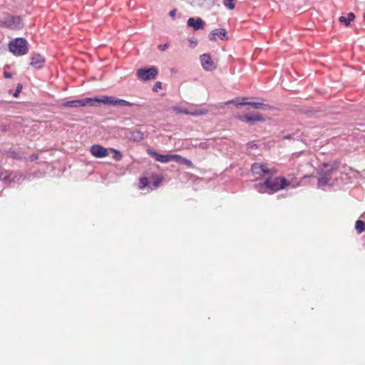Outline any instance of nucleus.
Segmentation results:
<instances>
[{
  "label": "nucleus",
  "instance_id": "obj_1",
  "mask_svg": "<svg viewBox=\"0 0 365 365\" xmlns=\"http://www.w3.org/2000/svg\"><path fill=\"white\" fill-rule=\"evenodd\" d=\"M299 185V182H294L288 180L285 178H271L267 177L264 183L255 184V189L261 193H273L287 187H296Z\"/></svg>",
  "mask_w": 365,
  "mask_h": 365
},
{
  "label": "nucleus",
  "instance_id": "obj_2",
  "mask_svg": "<svg viewBox=\"0 0 365 365\" xmlns=\"http://www.w3.org/2000/svg\"><path fill=\"white\" fill-rule=\"evenodd\" d=\"M338 166L339 163L337 162H334L331 164H324L322 165L319 173L318 187H323L327 185H332V177Z\"/></svg>",
  "mask_w": 365,
  "mask_h": 365
},
{
  "label": "nucleus",
  "instance_id": "obj_3",
  "mask_svg": "<svg viewBox=\"0 0 365 365\" xmlns=\"http://www.w3.org/2000/svg\"><path fill=\"white\" fill-rule=\"evenodd\" d=\"M91 103L89 104L93 105L94 103H101L105 105L113 106H132L134 103L127 101L125 100L119 99L114 96H103L96 98H89Z\"/></svg>",
  "mask_w": 365,
  "mask_h": 365
},
{
  "label": "nucleus",
  "instance_id": "obj_4",
  "mask_svg": "<svg viewBox=\"0 0 365 365\" xmlns=\"http://www.w3.org/2000/svg\"><path fill=\"white\" fill-rule=\"evenodd\" d=\"M9 51L16 56H23L28 52V43L23 38H16L9 44Z\"/></svg>",
  "mask_w": 365,
  "mask_h": 365
},
{
  "label": "nucleus",
  "instance_id": "obj_5",
  "mask_svg": "<svg viewBox=\"0 0 365 365\" xmlns=\"http://www.w3.org/2000/svg\"><path fill=\"white\" fill-rule=\"evenodd\" d=\"M252 172L255 176V179L257 180L262 178L266 179L267 177H271L275 173L276 170L274 169L268 168L265 165L255 163L252 166Z\"/></svg>",
  "mask_w": 365,
  "mask_h": 365
},
{
  "label": "nucleus",
  "instance_id": "obj_6",
  "mask_svg": "<svg viewBox=\"0 0 365 365\" xmlns=\"http://www.w3.org/2000/svg\"><path fill=\"white\" fill-rule=\"evenodd\" d=\"M0 26L13 30H19L24 27V23L19 16H8L4 20H0Z\"/></svg>",
  "mask_w": 365,
  "mask_h": 365
},
{
  "label": "nucleus",
  "instance_id": "obj_7",
  "mask_svg": "<svg viewBox=\"0 0 365 365\" xmlns=\"http://www.w3.org/2000/svg\"><path fill=\"white\" fill-rule=\"evenodd\" d=\"M158 74V69L154 67L148 68H140L137 71V76L141 81H149L154 79Z\"/></svg>",
  "mask_w": 365,
  "mask_h": 365
},
{
  "label": "nucleus",
  "instance_id": "obj_8",
  "mask_svg": "<svg viewBox=\"0 0 365 365\" xmlns=\"http://www.w3.org/2000/svg\"><path fill=\"white\" fill-rule=\"evenodd\" d=\"M162 180H163V178L161 177L156 176V177H155L152 185H150L148 183V179L146 178H142L140 179L139 189L144 190L147 187H149V188L150 190L155 189L160 185Z\"/></svg>",
  "mask_w": 365,
  "mask_h": 365
},
{
  "label": "nucleus",
  "instance_id": "obj_9",
  "mask_svg": "<svg viewBox=\"0 0 365 365\" xmlns=\"http://www.w3.org/2000/svg\"><path fill=\"white\" fill-rule=\"evenodd\" d=\"M237 118L240 120L246 123H255L264 120V118L258 113H247L244 115H239Z\"/></svg>",
  "mask_w": 365,
  "mask_h": 365
},
{
  "label": "nucleus",
  "instance_id": "obj_10",
  "mask_svg": "<svg viewBox=\"0 0 365 365\" xmlns=\"http://www.w3.org/2000/svg\"><path fill=\"white\" fill-rule=\"evenodd\" d=\"M90 151L96 158H104L108 155L109 150L98 144L93 145L91 147Z\"/></svg>",
  "mask_w": 365,
  "mask_h": 365
},
{
  "label": "nucleus",
  "instance_id": "obj_11",
  "mask_svg": "<svg viewBox=\"0 0 365 365\" xmlns=\"http://www.w3.org/2000/svg\"><path fill=\"white\" fill-rule=\"evenodd\" d=\"M201 64L206 71H212L216 68L215 64L211 60L210 55L204 53L200 56Z\"/></svg>",
  "mask_w": 365,
  "mask_h": 365
},
{
  "label": "nucleus",
  "instance_id": "obj_12",
  "mask_svg": "<svg viewBox=\"0 0 365 365\" xmlns=\"http://www.w3.org/2000/svg\"><path fill=\"white\" fill-rule=\"evenodd\" d=\"M91 103V99L88 98L83 99H78L74 101H66L62 103L63 106L70 108H76L81 106H86Z\"/></svg>",
  "mask_w": 365,
  "mask_h": 365
},
{
  "label": "nucleus",
  "instance_id": "obj_13",
  "mask_svg": "<svg viewBox=\"0 0 365 365\" xmlns=\"http://www.w3.org/2000/svg\"><path fill=\"white\" fill-rule=\"evenodd\" d=\"M217 37H219L221 39H226L227 38L226 30L224 29H215L209 35V38L212 41H215L217 40Z\"/></svg>",
  "mask_w": 365,
  "mask_h": 365
},
{
  "label": "nucleus",
  "instance_id": "obj_14",
  "mask_svg": "<svg viewBox=\"0 0 365 365\" xmlns=\"http://www.w3.org/2000/svg\"><path fill=\"white\" fill-rule=\"evenodd\" d=\"M44 61V58L41 55L34 53L31 55L30 64L36 68H41L43 67Z\"/></svg>",
  "mask_w": 365,
  "mask_h": 365
},
{
  "label": "nucleus",
  "instance_id": "obj_15",
  "mask_svg": "<svg viewBox=\"0 0 365 365\" xmlns=\"http://www.w3.org/2000/svg\"><path fill=\"white\" fill-rule=\"evenodd\" d=\"M187 24L188 26L192 27L195 30H200L203 29L205 24L202 19H195L192 17L188 19Z\"/></svg>",
  "mask_w": 365,
  "mask_h": 365
},
{
  "label": "nucleus",
  "instance_id": "obj_16",
  "mask_svg": "<svg viewBox=\"0 0 365 365\" xmlns=\"http://www.w3.org/2000/svg\"><path fill=\"white\" fill-rule=\"evenodd\" d=\"M148 152L152 157L160 163H165L170 161V155H161L152 150H148Z\"/></svg>",
  "mask_w": 365,
  "mask_h": 365
},
{
  "label": "nucleus",
  "instance_id": "obj_17",
  "mask_svg": "<svg viewBox=\"0 0 365 365\" xmlns=\"http://www.w3.org/2000/svg\"><path fill=\"white\" fill-rule=\"evenodd\" d=\"M22 175L20 174H9L7 172H4L1 174L0 178L4 180H10L14 182H19Z\"/></svg>",
  "mask_w": 365,
  "mask_h": 365
},
{
  "label": "nucleus",
  "instance_id": "obj_18",
  "mask_svg": "<svg viewBox=\"0 0 365 365\" xmlns=\"http://www.w3.org/2000/svg\"><path fill=\"white\" fill-rule=\"evenodd\" d=\"M355 15L354 13L350 12L348 14L347 17L345 16H340L339 19V21L341 23L344 24L346 26L350 24V23L354 19Z\"/></svg>",
  "mask_w": 365,
  "mask_h": 365
},
{
  "label": "nucleus",
  "instance_id": "obj_19",
  "mask_svg": "<svg viewBox=\"0 0 365 365\" xmlns=\"http://www.w3.org/2000/svg\"><path fill=\"white\" fill-rule=\"evenodd\" d=\"M131 138L134 141H140L144 138V135L141 131L136 130L131 133Z\"/></svg>",
  "mask_w": 365,
  "mask_h": 365
},
{
  "label": "nucleus",
  "instance_id": "obj_20",
  "mask_svg": "<svg viewBox=\"0 0 365 365\" xmlns=\"http://www.w3.org/2000/svg\"><path fill=\"white\" fill-rule=\"evenodd\" d=\"M355 229L358 233H361L365 230V224L361 220H357L355 225Z\"/></svg>",
  "mask_w": 365,
  "mask_h": 365
},
{
  "label": "nucleus",
  "instance_id": "obj_21",
  "mask_svg": "<svg viewBox=\"0 0 365 365\" xmlns=\"http://www.w3.org/2000/svg\"><path fill=\"white\" fill-rule=\"evenodd\" d=\"M208 113V110L207 109H200V110H195L190 113V115L193 116H200V115H205Z\"/></svg>",
  "mask_w": 365,
  "mask_h": 365
},
{
  "label": "nucleus",
  "instance_id": "obj_22",
  "mask_svg": "<svg viewBox=\"0 0 365 365\" xmlns=\"http://www.w3.org/2000/svg\"><path fill=\"white\" fill-rule=\"evenodd\" d=\"M247 106H250L255 109H265V108L267 107L266 105H264L263 103L258 102H249V103H247Z\"/></svg>",
  "mask_w": 365,
  "mask_h": 365
},
{
  "label": "nucleus",
  "instance_id": "obj_23",
  "mask_svg": "<svg viewBox=\"0 0 365 365\" xmlns=\"http://www.w3.org/2000/svg\"><path fill=\"white\" fill-rule=\"evenodd\" d=\"M108 150L113 153V158L115 160H120L122 159L123 155L121 154V153L119 150H117L113 149V148H110Z\"/></svg>",
  "mask_w": 365,
  "mask_h": 365
},
{
  "label": "nucleus",
  "instance_id": "obj_24",
  "mask_svg": "<svg viewBox=\"0 0 365 365\" xmlns=\"http://www.w3.org/2000/svg\"><path fill=\"white\" fill-rule=\"evenodd\" d=\"M223 4L225 7L230 10L235 9V5L234 4V0H225Z\"/></svg>",
  "mask_w": 365,
  "mask_h": 365
},
{
  "label": "nucleus",
  "instance_id": "obj_25",
  "mask_svg": "<svg viewBox=\"0 0 365 365\" xmlns=\"http://www.w3.org/2000/svg\"><path fill=\"white\" fill-rule=\"evenodd\" d=\"M179 163L181 165H185L188 167L192 166V163L190 160L185 158H182Z\"/></svg>",
  "mask_w": 365,
  "mask_h": 365
},
{
  "label": "nucleus",
  "instance_id": "obj_26",
  "mask_svg": "<svg viewBox=\"0 0 365 365\" xmlns=\"http://www.w3.org/2000/svg\"><path fill=\"white\" fill-rule=\"evenodd\" d=\"M183 157L179 155H170V161L174 160L175 162L180 163Z\"/></svg>",
  "mask_w": 365,
  "mask_h": 365
},
{
  "label": "nucleus",
  "instance_id": "obj_27",
  "mask_svg": "<svg viewBox=\"0 0 365 365\" xmlns=\"http://www.w3.org/2000/svg\"><path fill=\"white\" fill-rule=\"evenodd\" d=\"M198 146L201 149H207L209 148L210 145L208 143V141H205L199 143Z\"/></svg>",
  "mask_w": 365,
  "mask_h": 365
},
{
  "label": "nucleus",
  "instance_id": "obj_28",
  "mask_svg": "<svg viewBox=\"0 0 365 365\" xmlns=\"http://www.w3.org/2000/svg\"><path fill=\"white\" fill-rule=\"evenodd\" d=\"M21 89H22V86L19 84L14 93V96L16 98L18 97L19 93L21 91Z\"/></svg>",
  "mask_w": 365,
  "mask_h": 365
},
{
  "label": "nucleus",
  "instance_id": "obj_29",
  "mask_svg": "<svg viewBox=\"0 0 365 365\" xmlns=\"http://www.w3.org/2000/svg\"><path fill=\"white\" fill-rule=\"evenodd\" d=\"M169 47L168 43L161 44L158 46V49L163 51H165Z\"/></svg>",
  "mask_w": 365,
  "mask_h": 365
},
{
  "label": "nucleus",
  "instance_id": "obj_30",
  "mask_svg": "<svg viewBox=\"0 0 365 365\" xmlns=\"http://www.w3.org/2000/svg\"><path fill=\"white\" fill-rule=\"evenodd\" d=\"M173 110L176 113H182V110H183V109L180 108L179 106H174L173 107Z\"/></svg>",
  "mask_w": 365,
  "mask_h": 365
},
{
  "label": "nucleus",
  "instance_id": "obj_31",
  "mask_svg": "<svg viewBox=\"0 0 365 365\" xmlns=\"http://www.w3.org/2000/svg\"><path fill=\"white\" fill-rule=\"evenodd\" d=\"M161 88V83L160 82L155 83V84L154 86V90L157 91L158 88Z\"/></svg>",
  "mask_w": 365,
  "mask_h": 365
},
{
  "label": "nucleus",
  "instance_id": "obj_32",
  "mask_svg": "<svg viewBox=\"0 0 365 365\" xmlns=\"http://www.w3.org/2000/svg\"><path fill=\"white\" fill-rule=\"evenodd\" d=\"M169 14L171 17L174 18L176 14V9H173L172 11H170Z\"/></svg>",
  "mask_w": 365,
  "mask_h": 365
},
{
  "label": "nucleus",
  "instance_id": "obj_33",
  "mask_svg": "<svg viewBox=\"0 0 365 365\" xmlns=\"http://www.w3.org/2000/svg\"><path fill=\"white\" fill-rule=\"evenodd\" d=\"M190 113H192V111H190L187 109H183V110H182V113H184L186 115H190Z\"/></svg>",
  "mask_w": 365,
  "mask_h": 365
},
{
  "label": "nucleus",
  "instance_id": "obj_34",
  "mask_svg": "<svg viewBox=\"0 0 365 365\" xmlns=\"http://www.w3.org/2000/svg\"><path fill=\"white\" fill-rule=\"evenodd\" d=\"M11 76H12L11 73H8V72H4V77L5 78H11Z\"/></svg>",
  "mask_w": 365,
  "mask_h": 365
},
{
  "label": "nucleus",
  "instance_id": "obj_35",
  "mask_svg": "<svg viewBox=\"0 0 365 365\" xmlns=\"http://www.w3.org/2000/svg\"><path fill=\"white\" fill-rule=\"evenodd\" d=\"M247 103H249V102H247V101H242V102L238 103V104L240 106H247Z\"/></svg>",
  "mask_w": 365,
  "mask_h": 365
}]
</instances>
